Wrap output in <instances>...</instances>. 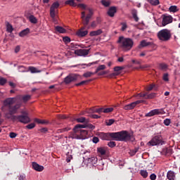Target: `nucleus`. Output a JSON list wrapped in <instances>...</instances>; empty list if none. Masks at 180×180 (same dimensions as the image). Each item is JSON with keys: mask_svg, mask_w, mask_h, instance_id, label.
<instances>
[{"mask_svg": "<svg viewBox=\"0 0 180 180\" xmlns=\"http://www.w3.org/2000/svg\"><path fill=\"white\" fill-rule=\"evenodd\" d=\"M19 97L8 98L4 101V105L1 107V110L4 113L5 119L11 120V122H19L23 124L30 123V117L27 112H22V115H15L18 110L20 109L22 103H17ZM16 103L13 105V104Z\"/></svg>", "mask_w": 180, "mask_h": 180, "instance_id": "f257e3e1", "label": "nucleus"}, {"mask_svg": "<svg viewBox=\"0 0 180 180\" xmlns=\"http://www.w3.org/2000/svg\"><path fill=\"white\" fill-rule=\"evenodd\" d=\"M117 43L119 49H121L123 51H130L134 46V41L131 38H126L123 36L119 37Z\"/></svg>", "mask_w": 180, "mask_h": 180, "instance_id": "f03ea898", "label": "nucleus"}, {"mask_svg": "<svg viewBox=\"0 0 180 180\" xmlns=\"http://www.w3.org/2000/svg\"><path fill=\"white\" fill-rule=\"evenodd\" d=\"M77 8H80L84 11L86 10L89 11V13L86 15V16L85 11H82L81 16L83 25H84V26H88V25H89V20H91V18H92V15H94V10H92L91 8H88V6L84 4H79L77 5Z\"/></svg>", "mask_w": 180, "mask_h": 180, "instance_id": "7ed1b4c3", "label": "nucleus"}, {"mask_svg": "<svg viewBox=\"0 0 180 180\" xmlns=\"http://www.w3.org/2000/svg\"><path fill=\"white\" fill-rule=\"evenodd\" d=\"M114 140L115 141H134V136L130 134L127 131L114 132Z\"/></svg>", "mask_w": 180, "mask_h": 180, "instance_id": "20e7f679", "label": "nucleus"}, {"mask_svg": "<svg viewBox=\"0 0 180 180\" xmlns=\"http://www.w3.org/2000/svg\"><path fill=\"white\" fill-rule=\"evenodd\" d=\"M172 37V34H171V30L168 29H163L158 32V39L160 41H169Z\"/></svg>", "mask_w": 180, "mask_h": 180, "instance_id": "39448f33", "label": "nucleus"}, {"mask_svg": "<svg viewBox=\"0 0 180 180\" xmlns=\"http://www.w3.org/2000/svg\"><path fill=\"white\" fill-rule=\"evenodd\" d=\"M164 144V141H162V136L161 135H158L154 136L147 145L149 146H162Z\"/></svg>", "mask_w": 180, "mask_h": 180, "instance_id": "423d86ee", "label": "nucleus"}, {"mask_svg": "<svg viewBox=\"0 0 180 180\" xmlns=\"http://www.w3.org/2000/svg\"><path fill=\"white\" fill-rule=\"evenodd\" d=\"M60 7V3L55 1L52 4L50 8V16L52 19H56V10Z\"/></svg>", "mask_w": 180, "mask_h": 180, "instance_id": "0eeeda50", "label": "nucleus"}, {"mask_svg": "<svg viewBox=\"0 0 180 180\" xmlns=\"http://www.w3.org/2000/svg\"><path fill=\"white\" fill-rule=\"evenodd\" d=\"M164 113H165V111H164L163 108L154 109L146 113L145 116L146 117H152V116H155V115H164Z\"/></svg>", "mask_w": 180, "mask_h": 180, "instance_id": "6e6552de", "label": "nucleus"}, {"mask_svg": "<svg viewBox=\"0 0 180 180\" xmlns=\"http://www.w3.org/2000/svg\"><path fill=\"white\" fill-rule=\"evenodd\" d=\"M79 75L77 74H70L64 79V82L66 84H71V82H74L78 79Z\"/></svg>", "mask_w": 180, "mask_h": 180, "instance_id": "1a4fd4ad", "label": "nucleus"}, {"mask_svg": "<svg viewBox=\"0 0 180 180\" xmlns=\"http://www.w3.org/2000/svg\"><path fill=\"white\" fill-rule=\"evenodd\" d=\"M143 102H144V101L138 100L135 102L131 103L130 104L124 105L123 109H124V110H131V109H134L137 105H139V103H143Z\"/></svg>", "mask_w": 180, "mask_h": 180, "instance_id": "9d476101", "label": "nucleus"}, {"mask_svg": "<svg viewBox=\"0 0 180 180\" xmlns=\"http://www.w3.org/2000/svg\"><path fill=\"white\" fill-rule=\"evenodd\" d=\"M100 139H101V140H106V141H110L111 139H114V132L112 133H103V132H101L98 134Z\"/></svg>", "mask_w": 180, "mask_h": 180, "instance_id": "9b49d317", "label": "nucleus"}, {"mask_svg": "<svg viewBox=\"0 0 180 180\" xmlns=\"http://www.w3.org/2000/svg\"><path fill=\"white\" fill-rule=\"evenodd\" d=\"M174 18L172 16L169 15H163L162 20V26H167V25H169V23H172Z\"/></svg>", "mask_w": 180, "mask_h": 180, "instance_id": "f8f14e48", "label": "nucleus"}, {"mask_svg": "<svg viewBox=\"0 0 180 180\" xmlns=\"http://www.w3.org/2000/svg\"><path fill=\"white\" fill-rule=\"evenodd\" d=\"M124 70V68L123 66H116L114 68L115 72L111 73L110 75V77L112 78V77H117V75H120L122 74V71Z\"/></svg>", "mask_w": 180, "mask_h": 180, "instance_id": "ddd939ff", "label": "nucleus"}, {"mask_svg": "<svg viewBox=\"0 0 180 180\" xmlns=\"http://www.w3.org/2000/svg\"><path fill=\"white\" fill-rule=\"evenodd\" d=\"M75 54L81 57H85L89 54V49H77L75 51Z\"/></svg>", "mask_w": 180, "mask_h": 180, "instance_id": "4468645a", "label": "nucleus"}, {"mask_svg": "<svg viewBox=\"0 0 180 180\" xmlns=\"http://www.w3.org/2000/svg\"><path fill=\"white\" fill-rule=\"evenodd\" d=\"M69 139H75L76 140H80L79 132L78 129H76L75 128H74V131L70 133Z\"/></svg>", "mask_w": 180, "mask_h": 180, "instance_id": "2eb2a0df", "label": "nucleus"}, {"mask_svg": "<svg viewBox=\"0 0 180 180\" xmlns=\"http://www.w3.org/2000/svg\"><path fill=\"white\" fill-rule=\"evenodd\" d=\"M78 131L80 140H85V139H88V131L85 129H78Z\"/></svg>", "mask_w": 180, "mask_h": 180, "instance_id": "dca6fc26", "label": "nucleus"}, {"mask_svg": "<svg viewBox=\"0 0 180 180\" xmlns=\"http://www.w3.org/2000/svg\"><path fill=\"white\" fill-rule=\"evenodd\" d=\"M84 29L85 28L83 27L76 32V34L78 36V37H85V36L88 34V30H84Z\"/></svg>", "mask_w": 180, "mask_h": 180, "instance_id": "f3484780", "label": "nucleus"}, {"mask_svg": "<svg viewBox=\"0 0 180 180\" xmlns=\"http://www.w3.org/2000/svg\"><path fill=\"white\" fill-rule=\"evenodd\" d=\"M117 12V9L116 8V7L112 6L108 9L107 13L108 16H110V18H113V16H115V13H116Z\"/></svg>", "mask_w": 180, "mask_h": 180, "instance_id": "a211bd4d", "label": "nucleus"}, {"mask_svg": "<svg viewBox=\"0 0 180 180\" xmlns=\"http://www.w3.org/2000/svg\"><path fill=\"white\" fill-rule=\"evenodd\" d=\"M32 168H34L35 171H38V172H41V171L44 169V167L39 165V164L34 162H32Z\"/></svg>", "mask_w": 180, "mask_h": 180, "instance_id": "6ab92c4d", "label": "nucleus"}, {"mask_svg": "<svg viewBox=\"0 0 180 180\" xmlns=\"http://www.w3.org/2000/svg\"><path fill=\"white\" fill-rule=\"evenodd\" d=\"M97 153L98 155H106L107 150L105 147L97 148Z\"/></svg>", "mask_w": 180, "mask_h": 180, "instance_id": "aec40b11", "label": "nucleus"}, {"mask_svg": "<svg viewBox=\"0 0 180 180\" xmlns=\"http://www.w3.org/2000/svg\"><path fill=\"white\" fill-rule=\"evenodd\" d=\"M30 33V29L26 28L19 32V36L20 37H25L27 36V34H29Z\"/></svg>", "mask_w": 180, "mask_h": 180, "instance_id": "412c9836", "label": "nucleus"}, {"mask_svg": "<svg viewBox=\"0 0 180 180\" xmlns=\"http://www.w3.org/2000/svg\"><path fill=\"white\" fill-rule=\"evenodd\" d=\"M87 162L89 164H91V165H95L96 162H98V158L96 157L89 158Z\"/></svg>", "mask_w": 180, "mask_h": 180, "instance_id": "4be33fe9", "label": "nucleus"}, {"mask_svg": "<svg viewBox=\"0 0 180 180\" xmlns=\"http://www.w3.org/2000/svg\"><path fill=\"white\" fill-rule=\"evenodd\" d=\"M167 178L169 180H175V172L169 171L167 174Z\"/></svg>", "mask_w": 180, "mask_h": 180, "instance_id": "5701e85b", "label": "nucleus"}, {"mask_svg": "<svg viewBox=\"0 0 180 180\" xmlns=\"http://www.w3.org/2000/svg\"><path fill=\"white\" fill-rule=\"evenodd\" d=\"M56 32H58V33H67V30H65L64 27H61V26H56L55 27Z\"/></svg>", "mask_w": 180, "mask_h": 180, "instance_id": "b1692460", "label": "nucleus"}, {"mask_svg": "<svg viewBox=\"0 0 180 180\" xmlns=\"http://www.w3.org/2000/svg\"><path fill=\"white\" fill-rule=\"evenodd\" d=\"M131 15L135 22H139V16H137V10L134 9L131 11Z\"/></svg>", "mask_w": 180, "mask_h": 180, "instance_id": "393cba45", "label": "nucleus"}, {"mask_svg": "<svg viewBox=\"0 0 180 180\" xmlns=\"http://www.w3.org/2000/svg\"><path fill=\"white\" fill-rule=\"evenodd\" d=\"M99 34H102V30H98L96 31H92L90 32V36H99Z\"/></svg>", "mask_w": 180, "mask_h": 180, "instance_id": "a878e982", "label": "nucleus"}, {"mask_svg": "<svg viewBox=\"0 0 180 180\" xmlns=\"http://www.w3.org/2000/svg\"><path fill=\"white\" fill-rule=\"evenodd\" d=\"M30 22L31 23H34V24H36L37 23V18H36V17H34V15H30L29 17H27Z\"/></svg>", "mask_w": 180, "mask_h": 180, "instance_id": "bb28decb", "label": "nucleus"}, {"mask_svg": "<svg viewBox=\"0 0 180 180\" xmlns=\"http://www.w3.org/2000/svg\"><path fill=\"white\" fill-rule=\"evenodd\" d=\"M147 46H151V42H148L146 40H143L141 41L139 47H147Z\"/></svg>", "mask_w": 180, "mask_h": 180, "instance_id": "cd10ccee", "label": "nucleus"}, {"mask_svg": "<svg viewBox=\"0 0 180 180\" xmlns=\"http://www.w3.org/2000/svg\"><path fill=\"white\" fill-rule=\"evenodd\" d=\"M29 71H30V72L32 74H36L37 72H41V70H37V68H34V67H29Z\"/></svg>", "mask_w": 180, "mask_h": 180, "instance_id": "c85d7f7f", "label": "nucleus"}, {"mask_svg": "<svg viewBox=\"0 0 180 180\" xmlns=\"http://www.w3.org/2000/svg\"><path fill=\"white\" fill-rule=\"evenodd\" d=\"M159 69L162 70V71H167V70L168 69V65L165 63H160L159 65Z\"/></svg>", "mask_w": 180, "mask_h": 180, "instance_id": "c756f323", "label": "nucleus"}, {"mask_svg": "<svg viewBox=\"0 0 180 180\" xmlns=\"http://www.w3.org/2000/svg\"><path fill=\"white\" fill-rule=\"evenodd\" d=\"M103 70H106V65H101L96 68L94 74H98V71H102Z\"/></svg>", "mask_w": 180, "mask_h": 180, "instance_id": "7c9ffc66", "label": "nucleus"}, {"mask_svg": "<svg viewBox=\"0 0 180 180\" xmlns=\"http://www.w3.org/2000/svg\"><path fill=\"white\" fill-rule=\"evenodd\" d=\"M18 71L19 72H28L29 70H27V68H26L25 66L21 65L18 66Z\"/></svg>", "mask_w": 180, "mask_h": 180, "instance_id": "2f4dec72", "label": "nucleus"}, {"mask_svg": "<svg viewBox=\"0 0 180 180\" xmlns=\"http://www.w3.org/2000/svg\"><path fill=\"white\" fill-rule=\"evenodd\" d=\"M65 5H70V6H77V4L74 0H68L65 2Z\"/></svg>", "mask_w": 180, "mask_h": 180, "instance_id": "473e14b6", "label": "nucleus"}, {"mask_svg": "<svg viewBox=\"0 0 180 180\" xmlns=\"http://www.w3.org/2000/svg\"><path fill=\"white\" fill-rule=\"evenodd\" d=\"M95 72H86L83 75V77H84V78H89L91 77H92V75H95Z\"/></svg>", "mask_w": 180, "mask_h": 180, "instance_id": "72a5a7b5", "label": "nucleus"}, {"mask_svg": "<svg viewBox=\"0 0 180 180\" xmlns=\"http://www.w3.org/2000/svg\"><path fill=\"white\" fill-rule=\"evenodd\" d=\"M101 4L103 6H110V0H101Z\"/></svg>", "mask_w": 180, "mask_h": 180, "instance_id": "f704fd0d", "label": "nucleus"}, {"mask_svg": "<svg viewBox=\"0 0 180 180\" xmlns=\"http://www.w3.org/2000/svg\"><path fill=\"white\" fill-rule=\"evenodd\" d=\"M86 124H78L75 127V129L76 130H81V129H85V127H86Z\"/></svg>", "mask_w": 180, "mask_h": 180, "instance_id": "c9c22d12", "label": "nucleus"}, {"mask_svg": "<svg viewBox=\"0 0 180 180\" xmlns=\"http://www.w3.org/2000/svg\"><path fill=\"white\" fill-rule=\"evenodd\" d=\"M169 11L175 13V12H178V7L176 6H172L169 8Z\"/></svg>", "mask_w": 180, "mask_h": 180, "instance_id": "e433bc0d", "label": "nucleus"}, {"mask_svg": "<svg viewBox=\"0 0 180 180\" xmlns=\"http://www.w3.org/2000/svg\"><path fill=\"white\" fill-rule=\"evenodd\" d=\"M6 31L8 32V33H12V32H13V27H12V25L8 23L6 25Z\"/></svg>", "mask_w": 180, "mask_h": 180, "instance_id": "4c0bfd02", "label": "nucleus"}, {"mask_svg": "<svg viewBox=\"0 0 180 180\" xmlns=\"http://www.w3.org/2000/svg\"><path fill=\"white\" fill-rule=\"evenodd\" d=\"M32 96L30 95H25L22 96V101L24 103H26L28 101H30Z\"/></svg>", "mask_w": 180, "mask_h": 180, "instance_id": "58836bf2", "label": "nucleus"}, {"mask_svg": "<svg viewBox=\"0 0 180 180\" xmlns=\"http://www.w3.org/2000/svg\"><path fill=\"white\" fill-rule=\"evenodd\" d=\"M155 93H151L150 94L146 95V97H145V99H154L155 98Z\"/></svg>", "mask_w": 180, "mask_h": 180, "instance_id": "ea45409f", "label": "nucleus"}, {"mask_svg": "<svg viewBox=\"0 0 180 180\" xmlns=\"http://www.w3.org/2000/svg\"><path fill=\"white\" fill-rule=\"evenodd\" d=\"M76 122H77V123H85L86 122V119L84 117H81L79 118H77Z\"/></svg>", "mask_w": 180, "mask_h": 180, "instance_id": "a19ab883", "label": "nucleus"}, {"mask_svg": "<svg viewBox=\"0 0 180 180\" xmlns=\"http://www.w3.org/2000/svg\"><path fill=\"white\" fill-rule=\"evenodd\" d=\"M140 174L143 178H147V176H148V172H147V170H141Z\"/></svg>", "mask_w": 180, "mask_h": 180, "instance_id": "79ce46f5", "label": "nucleus"}, {"mask_svg": "<svg viewBox=\"0 0 180 180\" xmlns=\"http://www.w3.org/2000/svg\"><path fill=\"white\" fill-rule=\"evenodd\" d=\"M150 4L153 6H157V5H160V0H150Z\"/></svg>", "mask_w": 180, "mask_h": 180, "instance_id": "37998d69", "label": "nucleus"}, {"mask_svg": "<svg viewBox=\"0 0 180 180\" xmlns=\"http://www.w3.org/2000/svg\"><path fill=\"white\" fill-rule=\"evenodd\" d=\"M70 130H71V128H70V127H65V128H63V129H58V130L57 131V133H64V132L68 131H70Z\"/></svg>", "mask_w": 180, "mask_h": 180, "instance_id": "c03bdc74", "label": "nucleus"}, {"mask_svg": "<svg viewBox=\"0 0 180 180\" xmlns=\"http://www.w3.org/2000/svg\"><path fill=\"white\" fill-rule=\"evenodd\" d=\"M63 41H64L65 44H68V43L71 42V39L69 37H64Z\"/></svg>", "mask_w": 180, "mask_h": 180, "instance_id": "a18cd8bd", "label": "nucleus"}, {"mask_svg": "<svg viewBox=\"0 0 180 180\" xmlns=\"http://www.w3.org/2000/svg\"><path fill=\"white\" fill-rule=\"evenodd\" d=\"M113 112V108H103V113H110Z\"/></svg>", "mask_w": 180, "mask_h": 180, "instance_id": "49530a36", "label": "nucleus"}, {"mask_svg": "<svg viewBox=\"0 0 180 180\" xmlns=\"http://www.w3.org/2000/svg\"><path fill=\"white\" fill-rule=\"evenodd\" d=\"M91 79H89V80H84V81H82V82H81L79 83L76 84L75 86H79L81 85H84V84H86V82H91Z\"/></svg>", "mask_w": 180, "mask_h": 180, "instance_id": "de8ad7c7", "label": "nucleus"}, {"mask_svg": "<svg viewBox=\"0 0 180 180\" xmlns=\"http://www.w3.org/2000/svg\"><path fill=\"white\" fill-rule=\"evenodd\" d=\"M108 147H110L111 148H113V147H116V142L115 141H110L108 143Z\"/></svg>", "mask_w": 180, "mask_h": 180, "instance_id": "09e8293b", "label": "nucleus"}, {"mask_svg": "<svg viewBox=\"0 0 180 180\" xmlns=\"http://www.w3.org/2000/svg\"><path fill=\"white\" fill-rule=\"evenodd\" d=\"M35 127H36V124L34 123H31L26 126L27 129H29V130L32 129H34Z\"/></svg>", "mask_w": 180, "mask_h": 180, "instance_id": "8fccbe9b", "label": "nucleus"}, {"mask_svg": "<svg viewBox=\"0 0 180 180\" xmlns=\"http://www.w3.org/2000/svg\"><path fill=\"white\" fill-rule=\"evenodd\" d=\"M164 124H165V126H169V124H171V120H170V119H168V118L165 119V120H164Z\"/></svg>", "mask_w": 180, "mask_h": 180, "instance_id": "3c124183", "label": "nucleus"}, {"mask_svg": "<svg viewBox=\"0 0 180 180\" xmlns=\"http://www.w3.org/2000/svg\"><path fill=\"white\" fill-rule=\"evenodd\" d=\"M155 88V84H150L147 88L146 91H153Z\"/></svg>", "mask_w": 180, "mask_h": 180, "instance_id": "603ef678", "label": "nucleus"}, {"mask_svg": "<svg viewBox=\"0 0 180 180\" xmlns=\"http://www.w3.org/2000/svg\"><path fill=\"white\" fill-rule=\"evenodd\" d=\"M113 123H115V120L111 119V120H109L108 121L106 122V125L107 126H112V124H113Z\"/></svg>", "mask_w": 180, "mask_h": 180, "instance_id": "864d4df0", "label": "nucleus"}, {"mask_svg": "<svg viewBox=\"0 0 180 180\" xmlns=\"http://www.w3.org/2000/svg\"><path fill=\"white\" fill-rule=\"evenodd\" d=\"M6 82L7 80L5 78H0V85H5L6 84Z\"/></svg>", "mask_w": 180, "mask_h": 180, "instance_id": "5fc2aeb1", "label": "nucleus"}, {"mask_svg": "<svg viewBox=\"0 0 180 180\" xmlns=\"http://www.w3.org/2000/svg\"><path fill=\"white\" fill-rule=\"evenodd\" d=\"M92 112L93 113H102V112L103 113V108H98Z\"/></svg>", "mask_w": 180, "mask_h": 180, "instance_id": "6e6d98bb", "label": "nucleus"}, {"mask_svg": "<svg viewBox=\"0 0 180 180\" xmlns=\"http://www.w3.org/2000/svg\"><path fill=\"white\" fill-rule=\"evenodd\" d=\"M122 32H124V30H126V29H127V24H126V22H122Z\"/></svg>", "mask_w": 180, "mask_h": 180, "instance_id": "4d7b16f0", "label": "nucleus"}, {"mask_svg": "<svg viewBox=\"0 0 180 180\" xmlns=\"http://www.w3.org/2000/svg\"><path fill=\"white\" fill-rule=\"evenodd\" d=\"M132 64H135V65H140V64H141V62H140V60L134 59L131 60Z\"/></svg>", "mask_w": 180, "mask_h": 180, "instance_id": "13d9d810", "label": "nucleus"}, {"mask_svg": "<svg viewBox=\"0 0 180 180\" xmlns=\"http://www.w3.org/2000/svg\"><path fill=\"white\" fill-rule=\"evenodd\" d=\"M137 96H139V98H146L147 96V93H145V94L139 93L136 96H135V97H137Z\"/></svg>", "mask_w": 180, "mask_h": 180, "instance_id": "bf43d9fd", "label": "nucleus"}, {"mask_svg": "<svg viewBox=\"0 0 180 180\" xmlns=\"http://www.w3.org/2000/svg\"><path fill=\"white\" fill-rule=\"evenodd\" d=\"M137 151H139V148H135L134 150H131L129 154L131 155H135V154H136V153H137Z\"/></svg>", "mask_w": 180, "mask_h": 180, "instance_id": "052dcab7", "label": "nucleus"}, {"mask_svg": "<svg viewBox=\"0 0 180 180\" xmlns=\"http://www.w3.org/2000/svg\"><path fill=\"white\" fill-rule=\"evenodd\" d=\"M163 81H166V82L169 81V79L168 78V74L167 73L164 74V75H163Z\"/></svg>", "mask_w": 180, "mask_h": 180, "instance_id": "680f3d73", "label": "nucleus"}, {"mask_svg": "<svg viewBox=\"0 0 180 180\" xmlns=\"http://www.w3.org/2000/svg\"><path fill=\"white\" fill-rule=\"evenodd\" d=\"M11 139H15V137H16L18 136V134H16V133L15 132H11L9 134Z\"/></svg>", "mask_w": 180, "mask_h": 180, "instance_id": "e2e57ef3", "label": "nucleus"}, {"mask_svg": "<svg viewBox=\"0 0 180 180\" xmlns=\"http://www.w3.org/2000/svg\"><path fill=\"white\" fill-rule=\"evenodd\" d=\"M93 143H94L95 144L99 143V138L94 136L93 138Z\"/></svg>", "mask_w": 180, "mask_h": 180, "instance_id": "0e129e2a", "label": "nucleus"}, {"mask_svg": "<svg viewBox=\"0 0 180 180\" xmlns=\"http://www.w3.org/2000/svg\"><path fill=\"white\" fill-rule=\"evenodd\" d=\"M90 117H91L92 119H99V118H101V116H99L98 115L93 114V115H90Z\"/></svg>", "mask_w": 180, "mask_h": 180, "instance_id": "69168bd1", "label": "nucleus"}, {"mask_svg": "<svg viewBox=\"0 0 180 180\" xmlns=\"http://www.w3.org/2000/svg\"><path fill=\"white\" fill-rule=\"evenodd\" d=\"M150 179L151 180H155V179H157V175H155V174H152L150 176Z\"/></svg>", "mask_w": 180, "mask_h": 180, "instance_id": "338daca9", "label": "nucleus"}, {"mask_svg": "<svg viewBox=\"0 0 180 180\" xmlns=\"http://www.w3.org/2000/svg\"><path fill=\"white\" fill-rule=\"evenodd\" d=\"M97 26L96 21H93L91 22V27H96Z\"/></svg>", "mask_w": 180, "mask_h": 180, "instance_id": "774afa93", "label": "nucleus"}]
</instances>
